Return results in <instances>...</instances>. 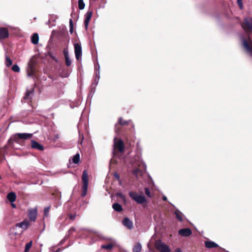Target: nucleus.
Listing matches in <instances>:
<instances>
[{"mask_svg": "<svg viewBox=\"0 0 252 252\" xmlns=\"http://www.w3.org/2000/svg\"><path fill=\"white\" fill-rule=\"evenodd\" d=\"M114 154H116V152L117 150L120 152H123L124 149L123 141L119 140L117 141L116 137L114 138Z\"/></svg>", "mask_w": 252, "mask_h": 252, "instance_id": "9", "label": "nucleus"}, {"mask_svg": "<svg viewBox=\"0 0 252 252\" xmlns=\"http://www.w3.org/2000/svg\"><path fill=\"white\" fill-rule=\"evenodd\" d=\"M12 64V61L7 56L5 57V64L7 66H9Z\"/></svg>", "mask_w": 252, "mask_h": 252, "instance_id": "28", "label": "nucleus"}, {"mask_svg": "<svg viewBox=\"0 0 252 252\" xmlns=\"http://www.w3.org/2000/svg\"><path fill=\"white\" fill-rule=\"evenodd\" d=\"M155 246L160 252H170V251L169 247L160 240H158L156 242Z\"/></svg>", "mask_w": 252, "mask_h": 252, "instance_id": "8", "label": "nucleus"}, {"mask_svg": "<svg viewBox=\"0 0 252 252\" xmlns=\"http://www.w3.org/2000/svg\"><path fill=\"white\" fill-rule=\"evenodd\" d=\"M74 52L75 57L77 60H79L82 57V47L80 43H76L74 44Z\"/></svg>", "mask_w": 252, "mask_h": 252, "instance_id": "10", "label": "nucleus"}, {"mask_svg": "<svg viewBox=\"0 0 252 252\" xmlns=\"http://www.w3.org/2000/svg\"><path fill=\"white\" fill-rule=\"evenodd\" d=\"M30 224L29 220L27 219H25L22 222L17 223L11 230V232L13 235H20L28 229Z\"/></svg>", "mask_w": 252, "mask_h": 252, "instance_id": "1", "label": "nucleus"}, {"mask_svg": "<svg viewBox=\"0 0 252 252\" xmlns=\"http://www.w3.org/2000/svg\"><path fill=\"white\" fill-rule=\"evenodd\" d=\"M118 123L120 125H121L122 126L126 125L128 124V121H124L122 118H119Z\"/></svg>", "mask_w": 252, "mask_h": 252, "instance_id": "29", "label": "nucleus"}, {"mask_svg": "<svg viewBox=\"0 0 252 252\" xmlns=\"http://www.w3.org/2000/svg\"><path fill=\"white\" fill-rule=\"evenodd\" d=\"M117 195L120 197L124 201H126L125 196L122 193H117Z\"/></svg>", "mask_w": 252, "mask_h": 252, "instance_id": "35", "label": "nucleus"}, {"mask_svg": "<svg viewBox=\"0 0 252 252\" xmlns=\"http://www.w3.org/2000/svg\"><path fill=\"white\" fill-rule=\"evenodd\" d=\"M69 218H70L71 220H74V219H75V216H74V215H72V214H69Z\"/></svg>", "mask_w": 252, "mask_h": 252, "instance_id": "40", "label": "nucleus"}, {"mask_svg": "<svg viewBox=\"0 0 252 252\" xmlns=\"http://www.w3.org/2000/svg\"><path fill=\"white\" fill-rule=\"evenodd\" d=\"M69 32L71 33H73V21L71 19L69 20Z\"/></svg>", "mask_w": 252, "mask_h": 252, "instance_id": "33", "label": "nucleus"}, {"mask_svg": "<svg viewBox=\"0 0 252 252\" xmlns=\"http://www.w3.org/2000/svg\"><path fill=\"white\" fill-rule=\"evenodd\" d=\"M33 91H27L26 93L25 96L24 97L25 99H30L32 98V94Z\"/></svg>", "mask_w": 252, "mask_h": 252, "instance_id": "24", "label": "nucleus"}, {"mask_svg": "<svg viewBox=\"0 0 252 252\" xmlns=\"http://www.w3.org/2000/svg\"><path fill=\"white\" fill-rule=\"evenodd\" d=\"M82 180L83 186L81 195L84 197L87 194L88 186V176L86 170H84L83 172Z\"/></svg>", "mask_w": 252, "mask_h": 252, "instance_id": "4", "label": "nucleus"}, {"mask_svg": "<svg viewBox=\"0 0 252 252\" xmlns=\"http://www.w3.org/2000/svg\"><path fill=\"white\" fill-rule=\"evenodd\" d=\"M32 136V134L27 133H18L13 135L12 138L9 140V142L13 140L16 143H19L20 139H29Z\"/></svg>", "mask_w": 252, "mask_h": 252, "instance_id": "3", "label": "nucleus"}, {"mask_svg": "<svg viewBox=\"0 0 252 252\" xmlns=\"http://www.w3.org/2000/svg\"><path fill=\"white\" fill-rule=\"evenodd\" d=\"M37 211L36 208L30 209L28 210V216L31 221H35L36 220Z\"/></svg>", "mask_w": 252, "mask_h": 252, "instance_id": "11", "label": "nucleus"}, {"mask_svg": "<svg viewBox=\"0 0 252 252\" xmlns=\"http://www.w3.org/2000/svg\"><path fill=\"white\" fill-rule=\"evenodd\" d=\"M50 209V207H47L45 208L44 210V214L45 217H48L49 216Z\"/></svg>", "mask_w": 252, "mask_h": 252, "instance_id": "32", "label": "nucleus"}, {"mask_svg": "<svg viewBox=\"0 0 252 252\" xmlns=\"http://www.w3.org/2000/svg\"><path fill=\"white\" fill-rule=\"evenodd\" d=\"M174 214L177 219H178L180 221H182L183 220L184 215L180 211L176 210L175 211Z\"/></svg>", "mask_w": 252, "mask_h": 252, "instance_id": "18", "label": "nucleus"}, {"mask_svg": "<svg viewBox=\"0 0 252 252\" xmlns=\"http://www.w3.org/2000/svg\"><path fill=\"white\" fill-rule=\"evenodd\" d=\"M75 231V228L74 227H71L70 228V229L68 231L69 233H71L73 232H74Z\"/></svg>", "mask_w": 252, "mask_h": 252, "instance_id": "39", "label": "nucleus"}, {"mask_svg": "<svg viewBox=\"0 0 252 252\" xmlns=\"http://www.w3.org/2000/svg\"><path fill=\"white\" fill-rule=\"evenodd\" d=\"M218 247H219V245L214 242L210 240L206 241V248L211 249Z\"/></svg>", "mask_w": 252, "mask_h": 252, "instance_id": "17", "label": "nucleus"}, {"mask_svg": "<svg viewBox=\"0 0 252 252\" xmlns=\"http://www.w3.org/2000/svg\"><path fill=\"white\" fill-rule=\"evenodd\" d=\"M32 244V241H31L30 242L28 243L26 245L24 252H28L29 251V250H30V249L31 248Z\"/></svg>", "mask_w": 252, "mask_h": 252, "instance_id": "25", "label": "nucleus"}, {"mask_svg": "<svg viewBox=\"0 0 252 252\" xmlns=\"http://www.w3.org/2000/svg\"><path fill=\"white\" fill-rule=\"evenodd\" d=\"M99 68H100V67H99V65H98V70L96 72L95 74H96V79H97V81L99 80V74H100V72H99Z\"/></svg>", "mask_w": 252, "mask_h": 252, "instance_id": "37", "label": "nucleus"}, {"mask_svg": "<svg viewBox=\"0 0 252 252\" xmlns=\"http://www.w3.org/2000/svg\"><path fill=\"white\" fill-rule=\"evenodd\" d=\"M72 162L75 164H77L79 162L80 160V155L77 153L72 158Z\"/></svg>", "mask_w": 252, "mask_h": 252, "instance_id": "23", "label": "nucleus"}, {"mask_svg": "<svg viewBox=\"0 0 252 252\" xmlns=\"http://www.w3.org/2000/svg\"><path fill=\"white\" fill-rule=\"evenodd\" d=\"M178 233L182 237H188L192 234L189 228H183L179 230Z\"/></svg>", "mask_w": 252, "mask_h": 252, "instance_id": "14", "label": "nucleus"}, {"mask_svg": "<svg viewBox=\"0 0 252 252\" xmlns=\"http://www.w3.org/2000/svg\"><path fill=\"white\" fill-rule=\"evenodd\" d=\"M242 44L247 52L252 56V40L249 35L247 38L242 39Z\"/></svg>", "mask_w": 252, "mask_h": 252, "instance_id": "6", "label": "nucleus"}, {"mask_svg": "<svg viewBox=\"0 0 252 252\" xmlns=\"http://www.w3.org/2000/svg\"><path fill=\"white\" fill-rule=\"evenodd\" d=\"M60 249H58L57 250V251H56V252H60Z\"/></svg>", "mask_w": 252, "mask_h": 252, "instance_id": "45", "label": "nucleus"}, {"mask_svg": "<svg viewBox=\"0 0 252 252\" xmlns=\"http://www.w3.org/2000/svg\"><path fill=\"white\" fill-rule=\"evenodd\" d=\"M52 58L55 60H56V59H55V58H54V57H52L51 56Z\"/></svg>", "mask_w": 252, "mask_h": 252, "instance_id": "47", "label": "nucleus"}, {"mask_svg": "<svg viewBox=\"0 0 252 252\" xmlns=\"http://www.w3.org/2000/svg\"><path fill=\"white\" fill-rule=\"evenodd\" d=\"M142 249V246L140 243H137L132 248L133 252H140Z\"/></svg>", "mask_w": 252, "mask_h": 252, "instance_id": "21", "label": "nucleus"}, {"mask_svg": "<svg viewBox=\"0 0 252 252\" xmlns=\"http://www.w3.org/2000/svg\"><path fill=\"white\" fill-rule=\"evenodd\" d=\"M63 54H64L65 58L67 57H69L68 51V49L67 48L64 49V50H63Z\"/></svg>", "mask_w": 252, "mask_h": 252, "instance_id": "38", "label": "nucleus"}, {"mask_svg": "<svg viewBox=\"0 0 252 252\" xmlns=\"http://www.w3.org/2000/svg\"><path fill=\"white\" fill-rule=\"evenodd\" d=\"M32 42L33 44H37L39 41V36L38 34L37 33H34L33 34L31 37Z\"/></svg>", "mask_w": 252, "mask_h": 252, "instance_id": "19", "label": "nucleus"}, {"mask_svg": "<svg viewBox=\"0 0 252 252\" xmlns=\"http://www.w3.org/2000/svg\"><path fill=\"white\" fill-rule=\"evenodd\" d=\"M129 195L138 204H142L146 201V198L144 195H139L135 192L130 191Z\"/></svg>", "mask_w": 252, "mask_h": 252, "instance_id": "5", "label": "nucleus"}, {"mask_svg": "<svg viewBox=\"0 0 252 252\" xmlns=\"http://www.w3.org/2000/svg\"><path fill=\"white\" fill-rule=\"evenodd\" d=\"M32 147L39 151H43L44 150V147L42 145L34 140L32 141Z\"/></svg>", "mask_w": 252, "mask_h": 252, "instance_id": "16", "label": "nucleus"}, {"mask_svg": "<svg viewBox=\"0 0 252 252\" xmlns=\"http://www.w3.org/2000/svg\"><path fill=\"white\" fill-rule=\"evenodd\" d=\"M241 25L244 30L247 32H252V18H245Z\"/></svg>", "mask_w": 252, "mask_h": 252, "instance_id": "7", "label": "nucleus"}, {"mask_svg": "<svg viewBox=\"0 0 252 252\" xmlns=\"http://www.w3.org/2000/svg\"><path fill=\"white\" fill-rule=\"evenodd\" d=\"M237 4L241 9L243 8V0H237Z\"/></svg>", "mask_w": 252, "mask_h": 252, "instance_id": "34", "label": "nucleus"}, {"mask_svg": "<svg viewBox=\"0 0 252 252\" xmlns=\"http://www.w3.org/2000/svg\"><path fill=\"white\" fill-rule=\"evenodd\" d=\"M65 64L67 66H69L71 64V60L69 58V57H67L65 58Z\"/></svg>", "mask_w": 252, "mask_h": 252, "instance_id": "31", "label": "nucleus"}, {"mask_svg": "<svg viewBox=\"0 0 252 252\" xmlns=\"http://www.w3.org/2000/svg\"><path fill=\"white\" fill-rule=\"evenodd\" d=\"M93 15V12L92 11H88L86 14H85V19L84 21V25L85 28L86 30H87L88 25L90 22V21L92 18Z\"/></svg>", "mask_w": 252, "mask_h": 252, "instance_id": "12", "label": "nucleus"}, {"mask_svg": "<svg viewBox=\"0 0 252 252\" xmlns=\"http://www.w3.org/2000/svg\"><path fill=\"white\" fill-rule=\"evenodd\" d=\"M167 197H166L165 196H163V200L164 201H166V200H167Z\"/></svg>", "mask_w": 252, "mask_h": 252, "instance_id": "43", "label": "nucleus"}, {"mask_svg": "<svg viewBox=\"0 0 252 252\" xmlns=\"http://www.w3.org/2000/svg\"><path fill=\"white\" fill-rule=\"evenodd\" d=\"M85 4L83 0H78V7L81 10L85 8Z\"/></svg>", "mask_w": 252, "mask_h": 252, "instance_id": "27", "label": "nucleus"}, {"mask_svg": "<svg viewBox=\"0 0 252 252\" xmlns=\"http://www.w3.org/2000/svg\"><path fill=\"white\" fill-rule=\"evenodd\" d=\"M113 209L117 212H121L123 211L122 206L118 203H115L112 205Z\"/></svg>", "mask_w": 252, "mask_h": 252, "instance_id": "20", "label": "nucleus"}, {"mask_svg": "<svg viewBox=\"0 0 252 252\" xmlns=\"http://www.w3.org/2000/svg\"><path fill=\"white\" fill-rule=\"evenodd\" d=\"M134 165L139 167L133 171V174L136 176H138V173L141 172L142 170H145L146 169V165L143 162L140 157H137V159H135Z\"/></svg>", "mask_w": 252, "mask_h": 252, "instance_id": "2", "label": "nucleus"}, {"mask_svg": "<svg viewBox=\"0 0 252 252\" xmlns=\"http://www.w3.org/2000/svg\"><path fill=\"white\" fill-rule=\"evenodd\" d=\"M55 137H56V138H57H57H59V135L58 134H57L56 135H55Z\"/></svg>", "mask_w": 252, "mask_h": 252, "instance_id": "44", "label": "nucleus"}, {"mask_svg": "<svg viewBox=\"0 0 252 252\" xmlns=\"http://www.w3.org/2000/svg\"><path fill=\"white\" fill-rule=\"evenodd\" d=\"M9 32L7 29L5 28H0V40L8 37Z\"/></svg>", "mask_w": 252, "mask_h": 252, "instance_id": "15", "label": "nucleus"}, {"mask_svg": "<svg viewBox=\"0 0 252 252\" xmlns=\"http://www.w3.org/2000/svg\"><path fill=\"white\" fill-rule=\"evenodd\" d=\"M145 194H146V195H147L148 197H151V192L148 188H146L145 189Z\"/></svg>", "mask_w": 252, "mask_h": 252, "instance_id": "36", "label": "nucleus"}, {"mask_svg": "<svg viewBox=\"0 0 252 252\" xmlns=\"http://www.w3.org/2000/svg\"><path fill=\"white\" fill-rule=\"evenodd\" d=\"M114 176H115V177H116V179H117L118 180L119 179V178H120L119 176L117 173H115L114 174Z\"/></svg>", "mask_w": 252, "mask_h": 252, "instance_id": "41", "label": "nucleus"}, {"mask_svg": "<svg viewBox=\"0 0 252 252\" xmlns=\"http://www.w3.org/2000/svg\"><path fill=\"white\" fill-rule=\"evenodd\" d=\"M123 224L128 229H132L133 227L132 221L128 218H125L122 220Z\"/></svg>", "mask_w": 252, "mask_h": 252, "instance_id": "13", "label": "nucleus"}, {"mask_svg": "<svg viewBox=\"0 0 252 252\" xmlns=\"http://www.w3.org/2000/svg\"><path fill=\"white\" fill-rule=\"evenodd\" d=\"M175 252H182V251L180 249L178 248L175 250Z\"/></svg>", "mask_w": 252, "mask_h": 252, "instance_id": "42", "label": "nucleus"}, {"mask_svg": "<svg viewBox=\"0 0 252 252\" xmlns=\"http://www.w3.org/2000/svg\"><path fill=\"white\" fill-rule=\"evenodd\" d=\"M12 69L13 71L19 72H20V69L19 66L17 64H14L12 67Z\"/></svg>", "mask_w": 252, "mask_h": 252, "instance_id": "30", "label": "nucleus"}, {"mask_svg": "<svg viewBox=\"0 0 252 252\" xmlns=\"http://www.w3.org/2000/svg\"><path fill=\"white\" fill-rule=\"evenodd\" d=\"M7 198L10 202H13L16 199V194L13 192H10L7 195Z\"/></svg>", "mask_w": 252, "mask_h": 252, "instance_id": "22", "label": "nucleus"}, {"mask_svg": "<svg viewBox=\"0 0 252 252\" xmlns=\"http://www.w3.org/2000/svg\"><path fill=\"white\" fill-rule=\"evenodd\" d=\"M12 207H13V208H15V207H16V206H15V205L14 204H13L12 205Z\"/></svg>", "mask_w": 252, "mask_h": 252, "instance_id": "46", "label": "nucleus"}, {"mask_svg": "<svg viewBox=\"0 0 252 252\" xmlns=\"http://www.w3.org/2000/svg\"><path fill=\"white\" fill-rule=\"evenodd\" d=\"M113 247V245L112 243H110L107 245H101V248L105 249L107 250H110Z\"/></svg>", "mask_w": 252, "mask_h": 252, "instance_id": "26", "label": "nucleus"}]
</instances>
